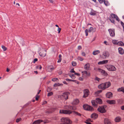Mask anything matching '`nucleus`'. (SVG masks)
<instances>
[{
  "instance_id": "1",
  "label": "nucleus",
  "mask_w": 124,
  "mask_h": 124,
  "mask_svg": "<svg viewBox=\"0 0 124 124\" xmlns=\"http://www.w3.org/2000/svg\"><path fill=\"white\" fill-rule=\"evenodd\" d=\"M62 123L60 124H71L72 122L68 117H62L61 119Z\"/></svg>"
},
{
  "instance_id": "2",
  "label": "nucleus",
  "mask_w": 124,
  "mask_h": 124,
  "mask_svg": "<svg viewBox=\"0 0 124 124\" xmlns=\"http://www.w3.org/2000/svg\"><path fill=\"white\" fill-rule=\"evenodd\" d=\"M114 19H115L117 21H119V18L116 15L114 14H112L110 15V16L109 18V19L112 23H114L115 22V21L114 20Z\"/></svg>"
},
{
  "instance_id": "3",
  "label": "nucleus",
  "mask_w": 124,
  "mask_h": 124,
  "mask_svg": "<svg viewBox=\"0 0 124 124\" xmlns=\"http://www.w3.org/2000/svg\"><path fill=\"white\" fill-rule=\"evenodd\" d=\"M83 108L84 109L89 111H93L94 110V109L91 106L87 104L84 105Z\"/></svg>"
},
{
  "instance_id": "4",
  "label": "nucleus",
  "mask_w": 124,
  "mask_h": 124,
  "mask_svg": "<svg viewBox=\"0 0 124 124\" xmlns=\"http://www.w3.org/2000/svg\"><path fill=\"white\" fill-rule=\"evenodd\" d=\"M106 67L110 71H114L116 70V68L114 66L111 65H107Z\"/></svg>"
},
{
  "instance_id": "5",
  "label": "nucleus",
  "mask_w": 124,
  "mask_h": 124,
  "mask_svg": "<svg viewBox=\"0 0 124 124\" xmlns=\"http://www.w3.org/2000/svg\"><path fill=\"white\" fill-rule=\"evenodd\" d=\"M69 94V93L68 92H65L63 93L62 95L60 96V97L62 99H65V100H67L68 98V95Z\"/></svg>"
},
{
  "instance_id": "6",
  "label": "nucleus",
  "mask_w": 124,
  "mask_h": 124,
  "mask_svg": "<svg viewBox=\"0 0 124 124\" xmlns=\"http://www.w3.org/2000/svg\"><path fill=\"white\" fill-rule=\"evenodd\" d=\"M60 113L65 114H69L72 113L71 111L65 110H61L60 111Z\"/></svg>"
},
{
  "instance_id": "7",
  "label": "nucleus",
  "mask_w": 124,
  "mask_h": 124,
  "mask_svg": "<svg viewBox=\"0 0 124 124\" xmlns=\"http://www.w3.org/2000/svg\"><path fill=\"white\" fill-rule=\"evenodd\" d=\"M97 110L101 113H104L106 112V110L103 106L99 107L97 109Z\"/></svg>"
},
{
  "instance_id": "8",
  "label": "nucleus",
  "mask_w": 124,
  "mask_h": 124,
  "mask_svg": "<svg viewBox=\"0 0 124 124\" xmlns=\"http://www.w3.org/2000/svg\"><path fill=\"white\" fill-rule=\"evenodd\" d=\"M110 35L112 37H114L115 36V33L114 29H110L108 30Z\"/></svg>"
},
{
  "instance_id": "9",
  "label": "nucleus",
  "mask_w": 124,
  "mask_h": 124,
  "mask_svg": "<svg viewBox=\"0 0 124 124\" xmlns=\"http://www.w3.org/2000/svg\"><path fill=\"white\" fill-rule=\"evenodd\" d=\"M84 93L83 97H86L89 95V91L88 89H85L84 91Z\"/></svg>"
},
{
  "instance_id": "10",
  "label": "nucleus",
  "mask_w": 124,
  "mask_h": 124,
  "mask_svg": "<svg viewBox=\"0 0 124 124\" xmlns=\"http://www.w3.org/2000/svg\"><path fill=\"white\" fill-rule=\"evenodd\" d=\"M97 71L100 72L101 73L103 74V75L105 76H107L108 75V74L105 72V71L101 69H98Z\"/></svg>"
},
{
  "instance_id": "11",
  "label": "nucleus",
  "mask_w": 124,
  "mask_h": 124,
  "mask_svg": "<svg viewBox=\"0 0 124 124\" xmlns=\"http://www.w3.org/2000/svg\"><path fill=\"white\" fill-rule=\"evenodd\" d=\"M98 88L99 89H101L104 90L105 89L104 83H102L98 86Z\"/></svg>"
},
{
  "instance_id": "12",
  "label": "nucleus",
  "mask_w": 124,
  "mask_h": 124,
  "mask_svg": "<svg viewBox=\"0 0 124 124\" xmlns=\"http://www.w3.org/2000/svg\"><path fill=\"white\" fill-rule=\"evenodd\" d=\"M105 89L108 88L111 85V84L110 82H108L104 83Z\"/></svg>"
},
{
  "instance_id": "13",
  "label": "nucleus",
  "mask_w": 124,
  "mask_h": 124,
  "mask_svg": "<svg viewBox=\"0 0 124 124\" xmlns=\"http://www.w3.org/2000/svg\"><path fill=\"white\" fill-rule=\"evenodd\" d=\"M98 114L94 113L92 114L91 115V117L93 119H95L97 118L98 117Z\"/></svg>"
},
{
  "instance_id": "14",
  "label": "nucleus",
  "mask_w": 124,
  "mask_h": 124,
  "mask_svg": "<svg viewBox=\"0 0 124 124\" xmlns=\"http://www.w3.org/2000/svg\"><path fill=\"white\" fill-rule=\"evenodd\" d=\"M108 60H103L101 61H100L98 62V64L99 65L105 64L107 63L108 62Z\"/></svg>"
},
{
  "instance_id": "15",
  "label": "nucleus",
  "mask_w": 124,
  "mask_h": 124,
  "mask_svg": "<svg viewBox=\"0 0 124 124\" xmlns=\"http://www.w3.org/2000/svg\"><path fill=\"white\" fill-rule=\"evenodd\" d=\"M82 73L86 74V76L87 77H89L90 76V73L89 72H87L85 70L82 72Z\"/></svg>"
},
{
  "instance_id": "16",
  "label": "nucleus",
  "mask_w": 124,
  "mask_h": 124,
  "mask_svg": "<svg viewBox=\"0 0 124 124\" xmlns=\"http://www.w3.org/2000/svg\"><path fill=\"white\" fill-rule=\"evenodd\" d=\"M112 94L111 92H109L107 93L106 94V97L108 98H109L112 97Z\"/></svg>"
},
{
  "instance_id": "17",
  "label": "nucleus",
  "mask_w": 124,
  "mask_h": 124,
  "mask_svg": "<svg viewBox=\"0 0 124 124\" xmlns=\"http://www.w3.org/2000/svg\"><path fill=\"white\" fill-rule=\"evenodd\" d=\"M104 124H111V123L108 119L106 118L104 120Z\"/></svg>"
},
{
  "instance_id": "18",
  "label": "nucleus",
  "mask_w": 124,
  "mask_h": 124,
  "mask_svg": "<svg viewBox=\"0 0 124 124\" xmlns=\"http://www.w3.org/2000/svg\"><path fill=\"white\" fill-rule=\"evenodd\" d=\"M96 102L97 103L101 104L102 103V101L101 99L97 98L96 99Z\"/></svg>"
},
{
  "instance_id": "19",
  "label": "nucleus",
  "mask_w": 124,
  "mask_h": 124,
  "mask_svg": "<svg viewBox=\"0 0 124 124\" xmlns=\"http://www.w3.org/2000/svg\"><path fill=\"white\" fill-rule=\"evenodd\" d=\"M107 102L108 103L110 104H114L116 102L114 100H108L107 101Z\"/></svg>"
},
{
  "instance_id": "20",
  "label": "nucleus",
  "mask_w": 124,
  "mask_h": 124,
  "mask_svg": "<svg viewBox=\"0 0 124 124\" xmlns=\"http://www.w3.org/2000/svg\"><path fill=\"white\" fill-rule=\"evenodd\" d=\"M79 101L78 99H76L74 100L72 102V104L74 105H76L79 103Z\"/></svg>"
},
{
  "instance_id": "21",
  "label": "nucleus",
  "mask_w": 124,
  "mask_h": 124,
  "mask_svg": "<svg viewBox=\"0 0 124 124\" xmlns=\"http://www.w3.org/2000/svg\"><path fill=\"white\" fill-rule=\"evenodd\" d=\"M90 66V64L89 63L86 64L84 66V69L86 70H88L89 69Z\"/></svg>"
},
{
  "instance_id": "22",
  "label": "nucleus",
  "mask_w": 124,
  "mask_h": 124,
  "mask_svg": "<svg viewBox=\"0 0 124 124\" xmlns=\"http://www.w3.org/2000/svg\"><path fill=\"white\" fill-rule=\"evenodd\" d=\"M119 52L121 54H123L124 53V50L122 48H119L118 49Z\"/></svg>"
},
{
  "instance_id": "23",
  "label": "nucleus",
  "mask_w": 124,
  "mask_h": 124,
  "mask_svg": "<svg viewBox=\"0 0 124 124\" xmlns=\"http://www.w3.org/2000/svg\"><path fill=\"white\" fill-rule=\"evenodd\" d=\"M103 55L105 56V57H107L109 56V54L108 52L105 51Z\"/></svg>"
},
{
  "instance_id": "24",
  "label": "nucleus",
  "mask_w": 124,
  "mask_h": 124,
  "mask_svg": "<svg viewBox=\"0 0 124 124\" xmlns=\"http://www.w3.org/2000/svg\"><path fill=\"white\" fill-rule=\"evenodd\" d=\"M117 91L118 92L122 91L124 93V87H122L118 88Z\"/></svg>"
},
{
  "instance_id": "25",
  "label": "nucleus",
  "mask_w": 124,
  "mask_h": 124,
  "mask_svg": "<svg viewBox=\"0 0 124 124\" xmlns=\"http://www.w3.org/2000/svg\"><path fill=\"white\" fill-rule=\"evenodd\" d=\"M92 103L93 106H97V103L95 102V101L94 100H92Z\"/></svg>"
},
{
  "instance_id": "26",
  "label": "nucleus",
  "mask_w": 124,
  "mask_h": 124,
  "mask_svg": "<svg viewBox=\"0 0 124 124\" xmlns=\"http://www.w3.org/2000/svg\"><path fill=\"white\" fill-rule=\"evenodd\" d=\"M100 52L99 50H96L94 51L93 52V54L94 55H96L100 53Z\"/></svg>"
},
{
  "instance_id": "27",
  "label": "nucleus",
  "mask_w": 124,
  "mask_h": 124,
  "mask_svg": "<svg viewBox=\"0 0 124 124\" xmlns=\"http://www.w3.org/2000/svg\"><path fill=\"white\" fill-rule=\"evenodd\" d=\"M117 45L119 46H124V44L122 41H119L118 42Z\"/></svg>"
},
{
  "instance_id": "28",
  "label": "nucleus",
  "mask_w": 124,
  "mask_h": 124,
  "mask_svg": "<svg viewBox=\"0 0 124 124\" xmlns=\"http://www.w3.org/2000/svg\"><path fill=\"white\" fill-rule=\"evenodd\" d=\"M92 122L91 120L90 119H87L86 121L85 122V123L87 124H91L90 123Z\"/></svg>"
},
{
  "instance_id": "29",
  "label": "nucleus",
  "mask_w": 124,
  "mask_h": 124,
  "mask_svg": "<svg viewBox=\"0 0 124 124\" xmlns=\"http://www.w3.org/2000/svg\"><path fill=\"white\" fill-rule=\"evenodd\" d=\"M40 56L42 57H44L46 55V54L45 53H43V52H40L39 54Z\"/></svg>"
},
{
  "instance_id": "30",
  "label": "nucleus",
  "mask_w": 124,
  "mask_h": 124,
  "mask_svg": "<svg viewBox=\"0 0 124 124\" xmlns=\"http://www.w3.org/2000/svg\"><path fill=\"white\" fill-rule=\"evenodd\" d=\"M90 14L91 15L94 16L96 14V12L95 11H92L91 12Z\"/></svg>"
},
{
  "instance_id": "31",
  "label": "nucleus",
  "mask_w": 124,
  "mask_h": 124,
  "mask_svg": "<svg viewBox=\"0 0 124 124\" xmlns=\"http://www.w3.org/2000/svg\"><path fill=\"white\" fill-rule=\"evenodd\" d=\"M121 120V119L119 117H116L115 119V121L116 122H118L120 121Z\"/></svg>"
},
{
  "instance_id": "32",
  "label": "nucleus",
  "mask_w": 124,
  "mask_h": 124,
  "mask_svg": "<svg viewBox=\"0 0 124 124\" xmlns=\"http://www.w3.org/2000/svg\"><path fill=\"white\" fill-rule=\"evenodd\" d=\"M73 113L74 115H78L79 116H80L81 115L80 113L75 111L73 112Z\"/></svg>"
},
{
  "instance_id": "33",
  "label": "nucleus",
  "mask_w": 124,
  "mask_h": 124,
  "mask_svg": "<svg viewBox=\"0 0 124 124\" xmlns=\"http://www.w3.org/2000/svg\"><path fill=\"white\" fill-rule=\"evenodd\" d=\"M52 81L54 82H57L59 81V79L57 78H54L52 79Z\"/></svg>"
},
{
  "instance_id": "34",
  "label": "nucleus",
  "mask_w": 124,
  "mask_h": 124,
  "mask_svg": "<svg viewBox=\"0 0 124 124\" xmlns=\"http://www.w3.org/2000/svg\"><path fill=\"white\" fill-rule=\"evenodd\" d=\"M112 42L113 44H117V45L118 42L117 40H112Z\"/></svg>"
},
{
  "instance_id": "35",
  "label": "nucleus",
  "mask_w": 124,
  "mask_h": 124,
  "mask_svg": "<svg viewBox=\"0 0 124 124\" xmlns=\"http://www.w3.org/2000/svg\"><path fill=\"white\" fill-rule=\"evenodd\" d=\"M62 85V84H60L59 83H55L54 85V87H56L57 86H60Z\"/></svg>"
},
{
  "instance_id": "36",
  "label": "nucleus",
  "mask_w": 124,
  "mask_h": 124,
  "mask_svg": "<svg viewBox=\"0 0 124 124\" xmlns=\"http://www.w3.org/2000/svg\"><path fill=\"white\" fill-rule=\"evenodd\" d=\"M1 47L4 51H6L7 49V47L3 46H2Z\"/></svg>"
},
{
  "instance_id": "37",
  "label": "nucleus",
  "mask_w": 124,
  "mask_h": 124,
  "mask_svg": "<svg viewBox=\"0 0 124 124\" xmlns=\"http://www.w3.org/2000/svg\"><path fill=\"white\" fill-rule=\"evenodd\" d=\"M104 3L106 6H108L109 5V3L108 1H104Z\"/></svg>"
},
{
  "instance_id": "38",
  "label": "nucleus",
  "mask_w": 124,
  "mask_h": 124,
  "mask_svg": "<svg viewBox=\"0 0 124 124\" xmlns=\"http://www.w3.org/2000/svg\"><path fill=\"white\" fill-rule=\"evenodd\" d=\"M70 76L71 77V78L72 79H74L75 78V76L73 74L72 75H70Z\"/></svg>"
},
{
  "instance_id": "39",
  "label": "nucleus",
  "mask_w": 124,
  "mask_h": 124,
  "mask_svg": "<svg viewBox=\"0 0 124 124\" xmlns=\"http://www.w3.org/2000/svg\"><path fill=\"white\" fill-rule=\"evenodd\" d=\"M36 68L37 69H39L40 70H41L42 68V67L40 65L36 67Z\"/></svg>"
},
{
  "instance_id": "40",
  "label": "nucleus",
  "mask_w": 124,
  "mask_h": 124,
  "mask_svg": "<svg viewBox=\"0 0 124 124\" xmlns=\"http://www.w3.org/2000/svg\"><path fill=\"white\" fill-rule=\"evenodd\" d=\"M93 28L92 27H90L89 30V32H91L93 30Z\"/></svg>"
},
{
  "instance_id": "41",
  "label": "nucleus",
  "mask_w": 124,
  "mask_h": 124,
  "mask_svg": "<svg viewBox=\"0 0 124 124\" xmlns=\"http://www.w3.org/2000/svg\"><path fill=\"white\" fill-rule=\"evenodd\" d=\"M72 65L74 66H76V62H72Z\"/></svg>"
},
{
  "instance_id": "42",
  "label": "nucleus",
  "mask_w": 124,
  "mask_h": 124,
  "mask_svg": "<svg viewBox=\"0 0 124 124\" xmlns=\"http://www.w3.org/2000/svg\"><path fill=\"white\" fill-rule=\"evenodd\" d=\"M53 94V93L52 92H50L48 93V96H50L52 95Z\"/></svg>"
},
{
  "instance_id": "43",
  "label": "nucleus",
  "mask_w": 124,
  "mask_h": 124,
  "mask_svg": "<svg viewBox=\"0 0 124 124\" xmlns=\"http://www.w3.org/2000/svg\"><path fill=\"white\" fill-rule=\"evenodd\" d=\"M88 31L87 29H86L85 30V32L86 33V36H87L88 35Z\"/></svg>"
},
{
  "instance_id": "44",
  "label": "nucleus",
  "mask_w": 124,
  "mask_h": 124,
  "mask_svg": "<svg viewBox=\"0 0 124 124\" xmlns=\"http://www.w3.org/2000/svg\"><path fill=\"white\" fill-rule=\"evenodd\" d=\"M21 120V119L20 118H18L16 120V122L17 123L19 121H20Z\"/></svg>"
},
{
  "instance_id": "45",
  "label": "nucleus",
  "mask_w": 124,
  "mask_h": 124,
  "mask_svg": "<svg viewBox=\"0 0 124 124\" xmlns=\"http://www.w3.org/2000/svg\"><path fill=\"white\" fill-rule=\"evenodd\" d=\"M39 98V95H37L36 96V100L37 101L38 100V99Z\"/></svg>"
},
{
  "instance_id": "46",
  "label": "nucleus",
  "mask_w": 124,
  "mask_h": 124,
  "mask_svg": "<svg viewBox=\"0 0 124 124\" xmlns=\"http://www.w3.org/2000/svg\"><path fill=\"white\" fill-rule=\"evenodd\" d=\"M74 69H71L70 71V72L71 73H75V71L74 70Z\"/></svg>"
},
{
  "instance_id": "47",
  "label": "nucleus",
  "mask_w": 124,
  "mask_h": 124,
  "mask_svg": "<svg viewBox=\"0 0 124 124\" xmlns=\"http://www.w3.org/2000/svg\"><path fill=\"white\" fill-rule=\"evenodd\" d=\"M102 92V91L101 90H99L97 92H96V93H101Z\"/></svg>"
},
{
  "instance_id": "48",
  "label": "nucleus",
  "mask_w": 124,
  "mask_h": 124,
  "mask_svg": "<svg viewBox=\"0 0 124 124\" xmlns=\"http://www.w3.org/2000/svg\"><path fill=\"white\" fill-rule=\"evenodd\" d=\"M61 28H58V33H60L61 31Z\"/></svg>"
},
{
  "instance_id": "49",
  "label": "nucleus",
  "mask_w": 124,
  "mask_h": 124,
  "mask_svg": "<svg viewBox=\"0 0 124 124\" xmlns=\"http://www.w3.org/2000/svg\"><path fill=\"white\" fill-rule=\"evenodd\" d=\"M38 59L37 58H35L34 60V63H35L37 61Z\"/></svg>"
},
{
  "instance_id": "50",
  "label": "nucleus",
  "mask_w": 124,
  "mask_h": 124,
  "mask_svg": "<svg viewBox=\"0 0 124 124\" xmlns=\"http://www.w3.org/2000/svg\"><path fill=\"white\" fill-rule=\"evenodd\" d=\"M78 59L81 61H82L83 60V59L81 57L78 58Z\"/></svg>"
},
{
  "instance_id": "51",
  "label": "nucleus",
  "mask_w": 124,
  "mask_h": 124,
  "mask_svg": "<svg viewBox=\"0 0 124 124\" xmlns=\"http://www.w3.org/2000/svg\"><path fill=\"white\" fill-rule=\"evenodd\" d=\"M74 74L78 76H80V74L78 73H75Z\"/></svg>"
},
{
  "instance_id": "52",
  "label": "nucleus",
  "mask_w": 124,
  "mask_h": 124,
  "mask_svg": "<svg viewBox=\"0 0 124 124\" xmlns=\"http://www.w3.org/2000/svg\"><path fill=\"white\" fill-rule=\"evenodd\" d=\"M99 1V2L101 3H102L103 2V0H98Z\"/></svg>"
},
{
  "instance_id": "53",
  "label": "nucleus",
  "mask_w": 124,
  "mask_h": 124,
  "mask_svg": "<svg viewBox=\"0 0 124 124\" xmlns=\"http://www.w3.org/2000/svg\"><path fill=\"white\" fill-rule=\"evenodd\" d=\"M62 60V58H59L58 61V62H60Z\"/></svg>"
},
{
  "instance_id": "54",
  "label": "nucleus",
  "mask_w": 124,
  "mask_h": 124,
  "mask_svg": "<svg viewBox=\"0 0 124 124\" xmlns=\"http://www.w3.org/2000/svg\"><path fill=\"white\" fill-rule=\"evenodd\" d=\"M81 48H82L80 46H78V49H79V50L81 49Z\"/></svg>"
},
{
  "instance_id": "55",
  "label": "nucleus",
  "mask_w": 124,
  "mask_h": 124,
  "mask_svg": "<svg viewBox=\"0 0 124 124\" xmlns=\"http://www.w3.org/2000/svg\"><path fill=\"white\" fill-rule=\"evenodd\" d=\"M95 79L96 80H97L98 81H99L100 80V79L99 78H96Z\"/></svg>"
},
{
  "instance_id": "56",
  "label": "nucleus",
  "mask_w": 124,
  "mask_h": 124,
  "mask_svg": "<svg viewBox=\"0 0 124 124\" xmlns=\"http://www.w3.org/2000/svg\"><path fill=\"white\" fill-rule=\"evenodd\" d=\"M121 108L122 109V110H124V106H122L121 107Z\"/></svg>"
},
{
  "instance_id": "57",
  "label": "nucleus",
  "mask_w": 124,
  "mask_h": 124,
  "mask_svg": "<svg viewBox=\"0 0 124 124\" xmlns=\"http://www.w3.org/2000/svg\"><path fill=\"white\" fill-rule=\"evenodd\" d=\"M59 58H62V55L61 54H59Z\"/></svg>"
},
{
  "instance_id": "58",
  "label": "nucleus",
  "mask_w": 124,
  "mask_h": 124,
  "mask_svg": "<svg viewBox=\"0 0 124 124\" xmlns=\"http://www.w3.org/2000/svg\"><path fill=\"white\" fill-rule=\"evenodd\" d=\"M79 79L80 80L82 81L83 80V78H79Z\"/></svg>"
},
{
  "instance_id": "59",
  "label": "nucleus",
  "mask_w": 124,
  "mask_h": 124,
  "mask_svg": "<svg viewBox=\"0 0 124 124\" xmlns=\"http://www.w3.org/2000/svg\"><path fill=\"white\" fill-rule=\"evenodd\" d=\"M48 0L51 3H52L53 2V0Z\"/></svg>"
},
{
  "instance_id": "60",
  "label": "nucleus",
  "mask_w": 124,
  "mask_h": 124,
  "mask_svg": "<svg viewBox=\"0 0 124 124\" xmlns=\"http://www.w3.org/2000/svg\"><path fill=\"white\" fill-rule=\"evenodd\" d=\"M82 55L83 56H85V54L83 52L82 53Z\"/></svg>"
},
{
  "instance_id": "61",
  "label": "nucleus",
  "mask_w": 124,
  "mask_h": 124,
  "mask_svg": "<svg viewBox=\"0 0 124 124\" xmlns=\"http://www.w3.org/2000/svg\"><path fill=\"white\" fill-rule=\"evenodd\" d=\"M9 70H9V69H8V68H7V72H8L9 71Z\"/></svg>"
},
{
  "instance_id": "62",
  "label": "nucleus",
  "mask_w": 124,
  "mask_h": 124,
  "mask_svg": "<svg viewBox=\"0 0 124 124\" xmlns=\"http://www.w3.org/2000/svg\"><path fill=\"white\" fill-rule=\"evenodd\" d=\"M104 43L106 45H107V42L106 41H104Z\"/></svg>"
},
{
  "instance_id": "63",
  "label": "nucleus",
  "mask_w": 124,
  "mask_h": 124,
  "mask_svg": "<svg viewBox=\"0 0 124 124\" xmlns=\"http://www.w3.org/2000/svg\"><path fill=\"white\" fill-rule=\"evenodd\" d=\"M70 79H66V81H70Z\"/></svg>"
},
{
  "instance_id": "64",
  "label": "nucleus",
  "mask_w": 124,
  "mask_h": 124,
  "mask_svg": "<svg viewBox=\"0 0 124 124\" xmlns=\"http://www.w3.org/2000/svg\"><path fill=\"white\" fill-rule=\"evenodd\" d=\"M34 72L36 74H37L38 73V72L37 71H34Z\"/></svg>"
}]
</instances>
